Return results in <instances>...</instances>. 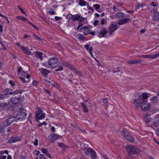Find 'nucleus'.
Returning a JSON list of instances; mask_svg holds the SVG:
<instances>
[{
  "label": "nucleus",
  "instance_id": "f257e3e1",
  "mask_svg": "<svg viewBox=\"0 0 159 159\" xmlns=\"http://www.w3.org/2000/svg\"><path fill=\"white\" fill-rule=\"evenodd\" d=\"M151 96L150 94L146 93H143L141 95H138L135 97L133 103L135 107H138L143 102L144 100H147L148 97Z\"/></svg>",
  "mask_w": 159,
  "mask_h": 159
},
{
  "label": "nucleus",
  "instance_id": "f03ea898",
  "mask_svg": "<svg viewBox=\"0 0 159 159\" xmlns=\"http://www.w3.org/2000/svg\"><path fill=\"white\" fill-rule=\"evenodd\" d=\"M59 64L57 59L51 57L49 60L48 63L45 62L43 65L47 68H50L52 69L56 67Z\"/></svg>",
  "mask_w": 159,
  "mask_h": 159
},
{
  "label": "nucleus",
  "instance_id": "7ed1b4c3",
  "mask_svg": "<svg viewBox=\"0 0 159 159\" xmlns=\"http://www.w3.org/2000/svg\"><path fill=\"white\" fill-rule=\"evenodd\" d=\"M19 75L23 83H25L30 81V77L27 72L22 71Z\"/></svg>",
  "mask_w": 159,
  "mask_h": 159
},
{
  "label": "nucleus",
  "instance_id": "20e7f679",
  "mask_svg": "<svg viewBox=\"0 0 159 159\" xmlns=\"http://www.w3.org/2000/svg\"><path fill=\"white\" fill-rule=\"evenodd\" d=\"M121 134L129 142H133L134 141V137L132 136L131 134L127 129H124L121 131Z\"/></svg>",
  "mask_w": 159,
  "mask_h": 159
},
{
  "label": "nucleus",
  "instance_id": "39448f33",
  "mask_svg": "<svg viewBox=\"0 0 159 159\" xmlns=\"http://www.w3.org/2000/svg\"><path fill=\"white\" fill-rule=\"evenodd\" d=\"M126 148L128 150V152L130 156L133 154H138L140 151L139 149L132 145H127Z\"/></svg>",
  "mask_w": 159,
  "mask_h": 159
},
{
  "label": "nucleus",
  "instance_id": "423d86ee",
  "mask_svg": "<svg viewBox=\"0 0 159 159\" xmlns=\"http://www.w3.org/2000/svg\"><path fill=\"white\" fill-rule=\"evenodd\" d=\"M20 111H19V112L17 114L16 118L17 120L21 121L26 119L27 114L25 112L23 111L24 110L23 107L20 108Z\"/></svg>",
  "mask_w": 159,
  "mask_h": 159
},
{
  "label": "nucleus",
  "instance_id": "0eeeda50",
  "mask_svg": "<svg viewBox=\"0 0 159 159\" xmlns=\"http://www.w3.org/2000/svg\"><path fill=\"white\" fill-rule=\"evenodd\" d=\"M147 99L144 100L143 102L142 103L141 105V108L143 111H146L148 110L150 107V105L147 103Z\"/></svg>",
  "mask_w": 159,
  "mask_h": 159
},
{
  "label": "nucleus",
  "instance_id": "6e6552de",
  "mask_svg": "<svg viewBox=\"0 0 159 159\" xmlns=\"http://www.w3.org/2000/svg\"><path fill=\"white\" fill-rule=\"evenodd\" d=\"M61 137V136L59 135L56 134H54L49 135L48 137V139L49 140V141L50 142L53 143L56 140Z\"/></svg>",
  "mask_w": 159,
  "mask_h": 159
},
{
  "label": "nucleus",
  "instance_id": "1a4fd4ad",
  "mask_svg": "<svg viewBox=\"0 0 159 159\" xmlns=\"http://www.w3.org/2000/svg\"><path fill=\"white\" fill-rule=\"evenodd\" d=\"M38 110L36 112L35 117L39 120H41L45 117V114L43 113V111L40 108H38Z\"/></svg>",
  "mask_w": 159,
  "mask_h": 159
},
{
  "label": "nucleus",
  "instance_id": "9d476101",
  "mask_svg": "<svg viewBox=\"0 0 159 159\" xmlns=\"http://www.w3.org/2000/svg\"><path fill=\"white\" fill-rule=\"evenodd\" d=\"M21 96L20 95H14L11 99V101L13 104H16L22 101Z\"/></svg>",
  "mask_w": 159,
  "mask_h": 159
},
{
  "label": "nucleus",
  "instance_id": "9b49d317",
  "mask_svg": "<svg viewBox=\"0 0 159 159\" xmlns=\"http://www.w3.org/2000/svg\"><path fill=\"white\" fill-rule=\"evenodd\" d=\"M118 27L117 25L114 24H111L109 27V30H110L109 35H111L114 34V32L117 29Z\"/></svg>",
  "mask_w": 159,
  "mask_h": 159
},
{
  "label": "nucleus",
  "instance_id": "f8f14e48",
  "mask_svg": "<svg viewBox=\"0 0 159 159\" xmlns=\"http://www.w3.org/2000/svg\"><path fill=\"white\" fill-rule=\"evenodd\" d=\"M152 19L155 21H159V12L156 11L155 9H153Z\"/></svg>",
  "mask_w": 159,
  "mask_h": 159
},
{
  "label": "nucleus",
  "instance_id": "ddd939ff",
  "mask_svg": "<svg viewBox=\"0 0 159 159\" xmlns=\"http://www.w3.org/2000/svg\"><path fill=\"white\" fill-rule=\"evenodd\" d=\"M17 120L16 117L13 116H10L7 119L6 121L7 125L9 126L13 123L15 121L16 122Z\"/></svg>",
  "mask_w": 159,
  "mask_h": 159
},
{
  "label": "nucleus",
  "instance_id": "4468645a",
  "mask_svg": "<svg viewBox=\"0 0 159 159\" xmlns=\"http://www.w3.org/2000/svg\"><path fill=\"white\" fill-rule=\"evenodd\" d=\"M107 33V31L105 28H102L101 31L98 33V36L100 38L104 37Z\"/></svg>",
  "mask_w": 159,
  "mask_h": 159
},
{
  "label": "nucleus",
  "instance_id": "2eb2a0df",
  "mask_svg": "<svg viewBox=\"0 0 159 159\" xmlns=\"http://www.w3.org/2000/svg\"><path fill=\"white\" fill-rule=\"evenodd\" d=\"M20 138L18 136H15L11 137L8 140V142L10 143H13L20 141Z\"/></svg>",
  "mask_w": 159,
  "mask_h": 159
},
{
  "label": "nucleus",
  "instance_id": "dca6fc26",
  "mask_svg": "<svg viewBox=\"0 0 159 159\" xmlns=\"http://www.w3.org/2000/svg\"><path fill=\"white\" fill-rule=\"evenodd\" d=\"M74 15L73 19V21L79 20L80 22H83L84 20V18L81 17L79 14H77Z\"/></svg>",
  "mask_w": 159,
  "mask_h": 159
},
{
  "label": "nucleus",
  "instance_id": "f3484780",
  "mask_svg": "<svg viewBox=\"0 0 159 159\" xmlns=\"http://www.w3.org/2000/svg\"><path fill=\"white\" fill-rule=\"evenodd\" d=\"M129 20H131L129 18H123L118 20V24L119 25H122L126 23Z\"/></svg>",
  "mask_w": 159,
  "mask_h": 159
},
{
  "label": "nucleus",
  "instance_id": "a211bd4d",
  "mask_svg": "<svg viewBox=\"0 0 159 159\" xmlns=\"http://www.w3.org/2000/svg\"><path fill=\"white\" fill-rule=\"evenodd\" d=\"M39 70L40 71L43 75L45 76H47L48 73H49V70L47 69H44L42 68H39Z\"/></svg>",
  "mask_w": 159,
  "mask_h": 159
},
{
  "label": "nucleus",
  "instance_id": "6ab92c4d",
  "mask_svg": "<svg viewBox=\"0 0 159 159\" xmlns=\"http://www.w3.org/2000/svg\"><path fill=\"white\" fill-rule=\"evenodd\" d=\"M142 62H143V61L142 60H128L127 61V63L129 65L131 64H138Z\"/></svg>",
  "mask_w": 159,
  "mask_h": 159
},
{
  "label": "nucleus",
  "instance_id": "aec40b11",
  "mask_svg": "<svg viewBox=\"0 0 159 159\" xmlns=\"http://www.w3.org/2000/svg\"><path fill=\"white\" fill-rule=\"evenodd\" d=\"M90 45L86 44L84 45V48L86 49L89 51L90 54H91L92 57H93V54H92V51L93 50V48L92 47H90L89 48V47L90 46Z\"/></svg>",
  "mask_w": 159,
  "mask_h": 159
},
{
  "label": "nucleus",
  "instance_id": "412c9836",
  "mask_svg": "<svg viewBox=\"0 0 159 159\" xmlns=\"http://www.w3.org/2000/svg\"><path fill=\"white\" fill-rule=\"evenodd\" d=\"M124 14L123 13L121 12H119L116 13L115 15V18H117L118 19H120L121 18L124 16Z\"/></svg>",
  "mask_w": 159,
  "mask_h": 159
},
{
  "label": "nucleus",
  "instance_id": "4be33fe9",
  "mask_svg": "<svg viewBox=\"0 0 159 159\" xmlns=\"http://www.w3.org/2000/svg\"><path fill=\"white\" fill-rule=\"evenodd\" d=\"M82 29L84 30V34L86 35L90 33V30L89 28L87 26H84L83 27Z\"/></svg>",
  "mask_w": 159,
  "mask_h": 159
},
{
  "label": "nucleus",
  "instance_id": "5701e85b",
  "mask_svg": "<svg viewBox=\"0 0 159 159\" xmlns=\"http://www.w3.org/2000/svg\"><path fill=\"white\" fill-rule=\"evenodd\" d=\"M4 93L8 95V94L12 95L14 94L13 92L11 89L7 88L4 90Z\"/></svg>",
  "mask_w": 159,
  "mask_h": 159
},
{
  "label": "nucleus",
  "instance_id": "b1692460",
  "mask_svg": "<svg viewBox=\"0 0 159 159\" xmlns=\"http://www.w3.org/2000/svg\"><path fill=\"white\" fill-rule=\"evenodd\" d=\"M21 49L23 51L25 54L29 55L30 54V51L28 48L23 46H21Z\"/></svg>",
  "mask_w": 159,
  "mask_h": 159
},
{
  "label": "nucleus",
  "instance_id": "393cba45",
  "mask_svg": "<svg viewBox=\"0 0 159 159\" xmlns=\"http://www.w3.org/2000/svg\"><path fill=\"white\" fill-rule=\"evenodd\" d=\"M43 53L42 52H36V57L37 59H39L41 60H42L43 59Z\"/></svg>",
  "mask_w": 159,
  "mask_h": 159
},
{
  "label": "nucleus",
  "instance_id": "a878e982",
  "mask_svg": "<svg viewBox=\"0 0 159 159\" xmlns=\"http://www.w3.org/2000/svg\"><path fill=\"white\" fill-rule=\"evenodd\" d=\"M144 119L146 122L149 123L151 121L152 118L150 117L149 115L147 114L145 115Z\"/></svg>",
  "mask_w": 159,
  "mask_h": 159
},
{
  "label": "nucleus",
  "instance_id": "bb28decb",
  "mask_svg": "<svg viewBox=\"0 0 159 159\" xmlns=\"http://www.w3.org/2000/svg\"><path fill=\"white\" fill-rule=\"evenodd\" d=\"M81 106L83 109V110L84 112L87 113L88 112V109L86 105L83 103H81Z\"/></svg>",
  "mask_w": 159,
  "mask_h": 159
},
{
  "label": "nucleus",
  "instance_id": "cd10ccee",
  "mask_svg": "<svg viewBox=\"0 0 159 159\" xmlns=\"http://www.w3.org/2000/svg\"><path fill=\"white\" fill-rule=\"evenodd\" d=\"M8 98L9 96L6 94L5 93L4 94L0 95V99L1 100H5L7 99H8Z\"/></svg>",
  "mask_w": 159,
  "mask_h": 159
},
{
  "label": "nucleus",
  "instance_id": "c85d7f7f",
  "mask_svg": "<svg viewBox=\"0 0 159 159\" xmlns=\"http://www.w3.org/2000/svg\"><path fill=\"white\" fill-rule=\"evenodd\" d=\"M92 149L90 148H87L86 149L84 153L87 156L89 155L91 153Z\"/></svg>",
  "mask_w": 159,
  "mask_h": 159
},
{
  "label": "nucleus",
  "instance_id": "c756f323",
  "mask_svg": "<svg viewBox=\"0 0 159 159\" xmlns=\"http://www.w3.org/2000/svg\"><path fill=\"white\" fill-rule=\"evenodd\" d=\"M74 15H72L71 14L69 13L66 15V18L68 20H72L73 21V17Z\"/></svg>",
  "mask_w": 159,
  "mask_h": 159
},
{
  "label": "nucleus",
  "instance_id": "7c9ffc66",
  "mask_svg": "<svg viewBox=\"0 0 159 159\" xmlns=\"http://www.w3.org/2000/svg\"><path fill=\"white\" fill-rule=\"evenodd\" d=\"M41 150L43 153L45 154L47 156L49 154L48 150L47 148H42L41 149Z\"/></svg>",
  "mask_w": 159,
  "mask_h": 159
},
{
  "label": "nucleus",
  "instance_id": "2f4dec72",
  "mask_svg": "<svg viewBox=\"0 0 159 159\" xmlns=\"http://www.w3.org/2000/svg\"><path fill=\"white\" fill-rule=\"evenodd\" d=\"M141 57L148 58L154 59L153 55H142L139 56Z\"/></svg>",
  "mask_w": 159,
  "mask_h": 159
},
{
  "label": "nucleus",
  "instance_id": "473e14b6",
  "mask_svg": "<svg viewBox=\"0 0 159 159\" xmlns=\"http://www.w3.org/2000/svg\"><path fill=\"white\" fill-rule=\"evenodd\" d=\"M58 145L59 147L62 148L63 150L65 151L66 149V146L64 143H58Z\"/></svg>",
  "mask_w": 159,
  "mask_h": 159
},
{
  "label": "nucleus",
  "instance_id": "72a5a7b5",
  "mask_svg": "<svg viewBox=\"0 0 159 159\" xmlns=\"http://www.w3.org/2000/svg\"><path fill=\"white\" fill-rule=\"evenodd\" d=\"M79 4L81 6H85L86 4V2L84 0H80Z\"/></svg>",
  "mask_w": 159,
  "mask_h": 159
},
{
  "label": "nucleus",
  "instance_id": "f704fd0d",
  "mask_svg": "<svg viewBox=\"0 0 159 159\" xmlns=\"http://www.w3.org/2000/svg\"><path fill=\"white\" fill-rule=\"evenodd\" d=\"M78 38L81 40H85V37L82 34H79L78 35Z\"/></svg>",
  "mask_w": 159,
  "mask_h": 159
},
{
  "label": "nucleus",
  "instance_id": "c9c22d12",
  "mask_svg": "<svg viewBox=\"0 0 159 159\" xmlns=\"http://www.w3.org/2000/svg\"><path fill=\"white\" fill-rule=\"evenodd\" d=\"M10 103V102L8 101L7 102H4L3 103H2L1 106H2L3 107H9V103Z\"/></svg>",
  "mask_w": 159,
  "mask_h": 159
},
{
  "label": "nucleus",
  "instance_id": "e433bc0d",
  "mask_svg": "<svg viewBox=\"0 0 159 159\" xmlns=\"http://www.w3.org/2000/svg\"><path fill=\"white\" fill-rule=\"evenodd\" d=\"M114 73H117V74H116V75H117L119 76H122V72L119 70H114L113 71H112Z\"/></svg>",
  "mask_w": 159,
  "mask_h": 159
},
{
  "label": "nucleus",
  "instance_id": "4c0bfd02",
  "mask_svg": "<svg viewBox=\"0 0 159 159\" xmlns=\"http://www.w3.org/2000/svg\"><path fill=\"white\" fill-rule=\"evenodd\" d=\"M91 157L93 159H95L96 157V152L93 150H92L91 153Z\"/></svg>",
  "mask_w": 159,
  "mask_h": 159
},
{
  "label": "nucleus",
  "instance_id": "58836bf2",
  "mask_svg": "<svg viewBox=\"0 0 159 159\" xmlns=\"http://www.w3.org/2000/svg\"><path fill=\"white\" fill-rule=\"evenodd\" d=\"M153 125L156 127L159 126V118L156 119L154 121L153 123Z\"/></svg>",
  "mask_w": 159,
  "mask_h": 159
},
{
  "label": "nucleus",
  "instance_id": "ea45409f",
  "mask_svg": "<svg viewBox=\"0 0 159 159\" xmlns=\"http://www.w3.org/2000/svg\"><path fill=\"white\" fill-rule=\"evenodd\" d=\"M33 35L34 36V38L38 41H43V39L40 38L38 36L37 34H33Z\"/></svg>",
  "mask_w": 159,
  "mask_h": 159
},
{
  "label": "nucleus",
  "instance_id": "a19ab883",
  "mask_svg": "<svg viewBox=\"0 0 159 159\" xmlns=\"http://www.w3.org/2000/svg\"><path fill=\"white\" fill-rule=\"evenodd\" d=\"M158 98L157 96H153L151 98L150 100L153 102H155L156 101H157Z\"/></svg>",
  "mask_w": 159,
  "mask_h": 159
},
{
  "label": "nucleus",
  "instance_id": "79ce46f5",
  "mask_svg": "<svg viewBox=\"0 0 159 159\" xmlns=\"http://www.w3.org/2000/svg\"><path fill=\"white\" fill-rule=\"evenodd\" d=\"M23 92V90L21 89H16L13 92L14 94H17L18 93H22Z\"/></svg>",
  "mask_w": 159,
  "mask_h": 159
},
{
  "label": "nucleus",
  "instance_id": "37998d69",
  "mask_svg": "<svg viewBox=\"0 0 159 159\" xmlns=\"http://www.w3.org/2000/svg\"><path fill=\"white\" fill-rule=\"evenodd\" d=\"M16 18L18 19L24 21H26L27 20L26 18L24 17L20 16H17L16 17Z\"/></svg>",
  "mask_w": 159,
  "mask_h": 159
},
{
  "label": "nucleus",
  "instance_id": "c03bdc74",
  "mask_svg": "<svg viewBox=\"0 0 159 159\" xmlns=\"http://www.w3.org/2000/svg\"><path fill=\"white\" fill-rule=\"evenodd\" d=\"M11 131V128L9 127L7 129V130L6 131V134L8 135H9Z\"/></svg>",
  "mask_w": 159,
  "mask_h": 159
},
{
  "label": "nucleus",
  "instance_id": "a18cd8bd",
  "mask_svg": "<svg viewBox=\"0 0 159 159\" xmlns=\"http://www.w3.org/2000/svg\"><path fill=\"white\" fill-rule=\"evenodd\" d=\"M76 129L80 130V131L81 132L83 133H84V134L87 133L85 129H80V128L79 127H77Z\"/></svg>",
  "mask_w": 159,
  "mask_h": 159
},
{
  "label": "nucleus",
  "instance_id": "49530a36",
  "mask_svg": "<svg viewBox=\"0 0 159 159\" xmlns=\"http://www.w3.org/2000/svg\"><path fill=\"white\" fill-rule=\"evenodd\" d=\"M93 7L97 10L100 9V6L99 4H95L93 5Z\"/></svg>",
  "mask_w": 159,
  "mask_h": 159
},
{
  "label": "nucleus",
  "instance_id": "de8ad7c7",
  "mask_svg": "<svg viewBox=\"0 0 159 159\" xmlns=\"http://www.w3.org/2000/svg\"><path fill=\"white\" fill-rule=\"evenodd\" d=\"M35 29L37 30H38L39 28L37 27V26L34 25L33 23H31L30 22L27 21Z\"/></svg>",
  "mask_w": 159,
  "mask_h": 159
},
{
  "label": "nucleus",
  "instance_id": "09e8293b",
  "mask_svg": "<svg viewBox=\"0 0 159 159\" xmlns=\"http://www.w3.org/2000/svg\"><path fill=\"white\" fill-rule=\"evenodd\" d=\"M62 70L63 68L62 66L61 65H60L58 66V68H57L55 69V70L56 71H57Z\"/></svg>",
  "mask_w": 159,
  "mask_h": 159
},
{
  "label": "nucleus",
  "instance_id": "8fccbe9b",
  "mask_svg": "<svg viewBox=\"0 0 159 159\" xmlns=\"http://www.w3.org/2000/svg\"><path fill=\"white\" fill-rule=\"evenodd\" d=\"M53 83H52L51 85L53 87H57L58 86V84L57 83L54 81H53Z\"/></svg>",
  "mask_w": 159,
  "mask_h": 159
},
{
  "label": "nucleus",
  "instance_id": "3c124183",
  "mask_svg": "<svg viewBox=\"0 0 159 159\" xmlns=\"http://www.w3.org/2000/svg\"><path fill=\"white\" fill-rule=\"evenodd\" d=\"M64 64L66 65V66H68L69 67H70L71 69H72L74 70H75V69L74 67L73 66H72L69 64L68 63L65 62V63H64Z\"/></svg>",
  "mask_w": 159,
  "mask_h": 159
},
{
  "label": "nucleus",
  "instance_id": "603ef678",
  "mask_svg": "<svg viewBox=\"0 0 159 159\" xmlns=\"http://www.w3.org/2000/svg\"><path fill=\"white\" fill-rule=\"evenodd\" d=\"M45 81L47 83H49L50 85L52 83H53V80L49 79H48V80H46Z\"/></svg>",
  "mask_w": 159,
  "mask_h": 159
},
{
  "label": "nucleus",
  "instance_id": "864d4df0",
  "mask_svg": "<svg viewBox=\"0 0 159 159\" xmlns=\"http://www.w3.org/2000/svg\"><path fill=\"white\" fill-rule=\"evenodd\" d=\"M0 154H8V152L7 150H5L4 151H0Z\"/></svg>",
  "mask_w": 159,
  "mask_h": 159
},
{
  "label": "nucleus",
  "instance_id": "5fc2aeb1",
  "mask_svg": "<svg viewBox=\"0 0 159 159\" xmlns=\"http://www.w3.org/2000/svg\"><path fill=\"white\" fill-rule=\"evenodd\" d=\"M87 8L89 10H90L92 12H93V9L91 7L89 6V3H88L87 4Z\"/></svg>",
  "mask_w": 159,
  "mask_h": 159
},
{
  "label": "nucleus",
  "instance_id": "6e6d98bb",
  "mask_svg": "<svg viewBox=\"0 0 159 159\" xmlns=\"http://www.w3.org/2000/svg\"><path fill=\"white\" fill-rule=\"evenodd\" d=\"M9 83L12 87H14L15 85V84L12 80H10Z\"/></svg>",
  "mask_w": 159,
  "mask_h": 159
},
{
  "label": "nucleus",
  "instance_id": "4d7b16f0",
  "mask_svg": "<svg viewBox=\"0 0 159 159\" xmlns=\"http://www.w3.org/2000/svg\"><path fill=\"white\" fill-rule=\"evenodd\" d=\"M39 158L40 159H46L44 155L42 154H41L39 155Z\"/></svg>",
  "mask_w": 159,
  "mask_h": 159
},
{
  "label": "nucleus",
  "instance_id": "13d9d810",
  "mask_svg": "<svg viewBox=\"0 0 159 159\" xmlns=\"http://www.w3.org/2000/svg\"><path fill=\"white\" fill-rule=\"evenodd\" d=\"M154 59L156 58L157 57H159V52L156 53L155 54L153 55Z\"/></svg>",
  "mask_w": 159,
  "mask_h": 159
},
{
  "label": "nucleus",
  "instance_id": "bf43d9fd",
  "mask_svg": "<svg viewBox=\"0 0 159 159\" xmlns=\"http://www.w3.org/2000/svg\"><path fill=\"white\" fill-rule=\"evenodd\" d=\"M55 12L53 11H48V14L51 15H54L55 14Z\"/></svg>",
  "mask_w": 159,
  "mask_h": 159
},
{
  "label": "nucleus",
  "instance_id": "052dcab7",
  "mask_svg": "<svg viewBox=\"0 0 159 159\" xmlns=\"http://www.w3.org/2000/svg\"><path fill=\"white\" fill-rule=\"evenodd\" d=\"M22 71H24L22 70V68L20 66L18 70L19 74L20 73V72H21Z\"/></svg>",
  "mask_w": 159,
  "mask_h": 159
},
{
  "label": "nucleus",
  "instance_id": "680f3d73",
  "mask_svg": "<svg viewBox=\"0 0 159 159\" xmlns=\"http://www.w3.org/2000/svg\"><path fill=\"white\" fill-rule=\"evenodd\" d=\"M136 6L135 9L136 10L137 9H139L140 7L142 6V5L140 6L139 4V3H137V4H136Z\"/></svg>",
  "mask_w": 159,
  "mask_h": 159
},
{
  "label": "nucleus",
  "instance_id": "e2e57ef3",
  "mask_svg": "<svg viewBox=\"0 0 159 159\" xmlns=\"http://www.w3.org/2000/svg\"><path fill=\"white\" fill-rule=\"evenodd\" d=\"M18 7L19 8V10H20V11L22 12V13H23L25 14V15H26L25 12L19 6H18Z\"/></svg>",
  "mask_w": 159,
  "mask_h": 159
},
{
  "label": "nucleus",
  "instance_id": "0e129e2a",
  "mask_svg": "<svg viewBox=\"0 0 159 159\" xmlns=\"http://www.w3.org/2000/svg\"><path fill=\"white\" fill-rule=\"evenodd\" d=\"M34 145L35 146H37L38 145V140L37 139H36L35 140V142L34 143Z\"/></svg>",
  "mask_w": 159,
  "mask_h": 159
},
{
  "label": "nucleus",
  "instance_id": "69168bd1",
  "mask_svg": "<svg viewBox=\"0 0 159 159\" xmlns=\"http://www.w3.org/2000/svg\"><path fill=\"white\" fill-rule=\"evenodd\" d=\"M4 127L2 125L0 124V133L2 132L3 130Z\"/></svg>",
  "mask_w": 159,
  "mask_h": 159
},
{
  "label": "nucleus",
  "instance_id": "338daca9",
  "mask_svg": "<svg viewBox=\"0 0 159 159\" xmlns=\"http://www.w3.org/2000/svg\"><path fill=\"white\" fill-rule=\"evenodd\" d=\"M75 72L77 73V74H79V75H82V74H81V73L80 72V71H79L78 70H77V69H75Z\"/></svg>",
  "mask_w": 159,
  "mask_h": 159
},
{
  "label": "nucleus",
  "instance_id": "774afa93",
  "mask_svg": "<svg viewBox=\"0 0 159 159\" xmlns=\"http://www.w3.org/2000/svg\"><path fill=\"white\" fill-rule=\"evenodd\" d=\"M103 102L105 104V105H107V103H108L107 101V99L106 98V99H104L103 100Z\"/></svg>",
  "mask_w": 159,
  "mask_h": 159
}]
</instances>
